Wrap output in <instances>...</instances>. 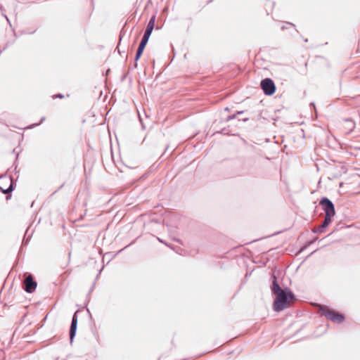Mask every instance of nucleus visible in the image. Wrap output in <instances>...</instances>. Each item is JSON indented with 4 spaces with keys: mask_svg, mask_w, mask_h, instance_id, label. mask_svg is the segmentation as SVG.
<instances>
[{
    "mask_svg": "<svg viewBox=\"0 0 360 360\" xmlns=\"http://www.w3.org/2000/svg\"><path fill=\"white\" fill-rule=\"evenodd\" d=\"M269 288L274 297L272 309L276 312H280L290 307V302L296 300V295L292 290L285 286L283 280L280 279L272 271L269 278Z\"/></svg>",
    "mask_w": 360,
    "mask_h": 360,
    "instance_id": "f257e3e1",
    "label": "nucleus"
},
{
    "mask_svg": "<svg viewBox=\"0 0 360 360\" xmlns=\"http://www.w3.org/2000/svg\"><path fill=\"white\" fill-rule=\"evenodd\" d=\"M320 311L321 315L324 316L327 319L333 321V323H342L345 320V317L343 314H341L336 310L330 309L326 305H321Z\"/></svg>",
    "mask_w": 360,
    "mask_h": 360,
    "instance_id": "f03ea898",
    "label": "nucleus"
},
{
    "mask_svg": "<svg viewBox=\"0 0 360 360\" xmlns=\"http://www.w3.org/2000/svg\"><path fill=\"white\" fill-rule=\"evenodd\" d=\"M319 205L327 217H334L335 209L333 202L328 197H322L319 200Z\"/></svg>",
    "mask_w": 360,
    "mask_h": 360,
    "instance_id": "7ed1b4c3",
    "label": "nucleus"
},
{
    "mask_svg": "<svg viewBox=\"0 0 360 360\" xmlns=\"http://www.w3.org/2000/svg\"><path fill=\"white\" fill-rule=\"evenodd\" d=\"M260 87L266 96H272L276 90L274 80L269 77H266L261 80Z\"/></svg>",
    "mask_w": 360,
    "mask_h": 360,
    "instance_id": "20e7f679",
    "label": "nucleus"
},
{
    "mask_svg": "<svg viewBox=\"0 0 360 360\" xmlns=\"http://www.w3.org/2000/svg\"><path fill=\"white\" fill-rule=\"evenodd\" d=\"M37 283L32 274H28L23 282V290L27 293H32L35 291Z\"/></svg>",
    "mask_w": 360,
    "mask_h": 360,
    "instance_id": "39448f33",
    "label": "nucleus"
},
{
    "mask_svg": "<svg viewBox=\"0 0 360 360\" xmlns=\"http://www.w3.org/2000/svg\"><path fill=\"white\" fill-rule=\"evenodd\" d=\"M333 219V217L326 216L325 219L323 221V223L320 226L315 227L312 230V232L316 234L324 233L326 231V229L328 228V226L332 222Z\"/></svg>",
    "mask_w": 360,
    "mask_h": 360,
    "instance_id": "423d86ee",
    "label": "nucleus"
},
{
    "mask_svg": "<svg viewBox=\"0 0 360 360\" xmlns=\"http://www.w3.org/2000/svg\"><path fill=\"white\" fill-rule=\"evenodd\" d=\"M148 40H149V39L142 37V39L139 44L138 49H137L136 54H135V57H134L135 62H138L139 60L141 58V57L144 51V49L148 42Z\"/></svg>",
    "mask_w": 360,
    "mask_h": 360,
    "instance_id": "0eeeda50",
    "label": "nucleus"
},
{
    "mask_svg": "<svg viewBox=\"0 0 360 360\" xmlns=\"http://www.w3.org/2000/svg\"><path fill=\"white\" fill-rule=\"evenodd\" d=\"M155 20H156V15H153L146 25V27L144 31V34H143V37H146L148 39L150 38V37L153 32V30H154V27H155Z\"/></svg>",
    "mask_w": 360,
    "mask_h": 360,
    "instance_id": "6e6552de",
    "label": "nucleus"
},
{
    "mask_svg": "<svg viewBox=\"0 0 360 360\" xmlns=\"http://www.w3.org/2000/svg\"><path fill=\"white\" fill-rule=\"evenodd\" d=\"M67 277V271L59 273L57 279L54 281V284L56 285H65Z\"/></svg>",
    "mask_w": 360,
    "mask_h": 360,
    "instance_id": "1a4fd4ad",
    "label": "nucleus"
},
{
    "mask_svg": "<svg viewBox=\"0 0 360 360\" xmlns=\"http://www.w3.org/2000/svg\"><path fill=\"white\" fill-rule=\"evenodd\" d=\"M79 312V310H77L72 317V320H71V324H70V328H77V313Z\"/></svg>",
    "mask_w": 360,
    "mask_h": 360,
    "instance_id": "9d476101",
    "label": "nucleus"
},
{
    "mask_svg": "<svg viewBox=\"0 0 360 360\" xmlns=\"http://www.w3.org/2000/svg\"><path fill=\"white\" fill-rule=\"evenodd\" d=\"M345 121L347 124L348 128H349V132H351L355 128V122L352 118H347Z\"/></svg>",
    "mask_w": 360,
    "mask_h": 360,
    "instance_id": "9b49d317",
    "label": "nucleus"
},
{
    "mask_svg": "<svg viewBox=\"0 0 360 360\" xmlns=\"http://www.w3.org/2000/svg\"><path fill=\"white\" fill-rule=\"evenodd\" d=\"M77 328H69V338L70 340V343L72 342L73 339L76 335Z\"/></svg>",
    "mask_w": 360,
    "mask_h": 360,
    "instance_id": "f8f14e48",
    "label": "nucleus"
},
{
    "mask_svg": "<svg viewBox=\"0 0 360 360\" xmlns=\"http://www.w3.org/2000/svg\"><path fill=\"white\" fill-rule=\"evenodd\" d=\"M124 34H125V31H124L123 29H122V30H121V31H120V35H119V42H118V44H117V47H116V49L117 50V51H118V53H119L120 54H121V53H122V52H121V51L119 49V48H118V47H119V46H120V43H121L122 39L123 36L124 35Z\"/></svg>",
    "mask_w": 360,
    "mask_h": 360,
    "instance_id": "ddd939ff",
    "label": "nucleus"
},
{
    "mask_svg": "<svg viewBox=\"0 0 360 360\" xmlns=\"http://www.w3.org/2000/svg\"><path fill=\"white\" fill-rule=\"evenodd\" d=\"M214 134H220L223 135H229L230 134V131L228 127H224L221 129L217 131Z\"/></svg>",
    "mask_w": 360,
    "mask_h": 360,
    "instance_id": "4468645a",
    "label": "nucleus"
},
{
    "mask_svg": "<svg viewBox=\"0 0 360 360\" xmlns=\"http://www.w3.org/2000/svg\"><path fill=\"white\" fill-rule=\"evenodd\" d=\"M346 172H347L346 167L344 166H342L340 167V170L339 173L337 174H335L333 175V178H338V176H340L341 175L342 173H346Z\"/></svg>",
    "mask_w": 360,
    "mask_h": 360,
    "instance_id": "2eb2a0df",
    "label": "nucleus"
},
{
    "mask_svg": "<svg viewBox=\"0 0 360 360\" xmlns=\"http://www.w3.org/2000/svg\"><path fill=\"white\" fill-rule=\"evenodd\" d=\"M46 120V117H42L40 120V122L39 123H35V124H31L30 126L28 127V128L30 129H32L37 126H39L41 123H42L44 120Z\"/></svg>",
    "mask_w": 360,
    "mask_h": 360,
    "instance_id": "dca6fc26",
    "label": "nucleus"
},
{
    "mask_svg": "<svg viewBox=\"0 0 360 360\" xmlns=\"http://www.w3.org/2000/svg\"><path fill=\"white\" fill-rule=\"evenodd\" d=\"M236 118V115L234 113L233 115H230L227 116L225 118L224 122H229V121H231L232 120H234Z\"/></svg>",
    "mask_w": 360,
    "mask_h": 360,
    "instance_id": "f3484780",
    "label": "nucleus"
},
{
    "mask_svg": "<svg viewBox=\"0 0 360 360\" xmlns=\"http://www.w3.org/2000/svg\"><path fill=\"white\" fill-rule=\"evenodd\" d=\"M18 155H19V153H17V154H16V157H15V160L14 164H13V165L15 166L14 172H15V173H17V172H17L18 164H17L16 162H17V160H18Z\"/></svg>",
    "mask_w": 360,
    "mask_h": 360,
    "instance_id": "a211bd4d",
    "label": "nucleus"
},
{
    "mask_svg": "<svg viewBox=\"0 0 360 360\" xmlns=\"http://www.w3.org/2000/svg\"><path fill=\"white\" fill-rule=\"evenodd\" d=\"M64 97H65V96H64V95H63V94H60V93H59V94H55V95H53V96H52V98H53V99H55V98H64Z\"/></svg>",
    "mask_w": 360,
    "mask_h": 360,
    "instance_id": "6ab92c4d",
    "label": "nucleus"
},
{
    "mask_svg": "<svg viewBox=\"0 0 360 360\" xmlns=\"http://www.w3.org/2000/svg\"><path fill=\"white\" fill-rule=\"evenodd\" d=\"M13 43H14V41H11V42L8 41V42L6 44V45L3 47V49H1V50L2 51H5V50L8 47V46H9L10 44H13Z\"/></svg>",
    "mask_w": 360,
    "mask_h": 360,
    "instance_id": "aec40b11",
    "label": "nucleus"
},
{
    "mask_svg": "<svg viewBox=\"0 0 360 360\" xmlns=\"http://www.w3.org/2000/svg\"><path fill=\"white\" fill-rule=\"evenodd\" d=\"M129 71H130V70H129V71H128L127 73L124 74V75L122 76V77H121V81H122V82H124V81L126 79L127 77L128 76V75H129Z\"/></svg>",
    "mask_w": 360,
    "mask_h": 360,
    "instance_id": "412c9836",
    "label": "nucleus"
},
{
    "mask_svg": "<svg viewBox=\"0 0 360 360\" xmlns=\"http://www.w3.org/2000/svg\"><path fill=\"white\" fill-rule=\"evenodd\" d=\"M138 63V62H135V61H134V65H133L132 67H129V70H134V69L137 68V67H138V63Z\"/></svg>",
    "mask_w": 360,
    "mask_h": 360,
    "instance_id": "4be33fe9",
    "label": "nucleus"
},
{
    "mask_svg": "<svg viewBox=\"0 0 360 360\" xmlns=\"http://www.w3.org/2000/svg\"><path fill=\"white\" fill-rule=\"evenodd\" d=\"M1 14L6 18V20H7L9 25L11 27V21H10L9 18H8V16L6 14H4V13H2Z\"/></svg>",
    "mask_w": 360,
    "mask_h": 360,
    "instance_id": "5701e85b",
    "label": "nucleus"
},
{
    "mask_svg": "<svg viewBox=\"0 0 360 360\" xmlns=\"http://www.w3.org/2000/svg\"><path fill=\"white\" fill-rule=\"evenodd\" d=\"M1 14L6 18V20H7L9 25L11 27V21H10L9 18H8V16L6 14H4V13H2Z\"/></svg>",
    "mask_w": 360,
    "mask_h": 360,
    "instance_id": "b1692460",
    "label": "nucleus"
},
{
    "mask_svg": "<svg viewBox=\"0 0 360 360\" xmlns=\"http://www.w3.org/2000/svg\"><path fill=\"white\" fill-rule=\"evenodd\" d=\"M1 14L6 18V20H7L9 25L11 27V21H10L9 18H8V16L6 14H4V13H2Z\"/></svg>",
    "mask_w": 360,
    "mask_h": 360,
    "instance_id": "393cba45",
    "label": "nucleus"
},
{
    "mask_svg": "<svg viewBox=\"0 0 360 360\" xmlns=\"http://www.w3.org/2000/svg\"><path fill=\"white\" fill-rule=\"evenodd\" d=\"M309 106H310L311 109H314L316 110V105L314 102H311L309 104Z\"/></svg>",
    "mask_w": 360,
    "mask_h": 360,
    "instance_id": "a878e982",
    "label": "nucleus"
},
{
    "mask_svg": "<svg viewBox=\"0 0 360 360\" xmlns=\"http://www.w3.org/2000/svg\"><path fill=\"white\" fill-rule=\"evenodd\" d=\"M245 111H244V110H240V111H236V112H235V114L236 115V117H237L238 115H242V114H243V113H245Z\"/></svg>",
    "mask_w": 360,
    "mask_h": 360,
    "instance_id": "bb28decb",
    "label": "nucleus"
},
{
    "mask_svg": "<svg viewBox=\"0 0 360 360\" xmlns=\"http://www.w3.org/2000/svg\"><path fill=\"white\" fill-rule=\"evenodd\" d=\"M309 245H308V243L304 245L300 248V252L304 251L305 249H307Z\"/></svg>",
    "mask_w": 360,
    "mask_h": 360,
    "instance_id": "cd10ccee",
    "label": "nucleus"
},
{
    "mask_svg": "<svg viewBox=\"0 0 360 360\" xmlns=\"http://www.w3.org/2000/svg\"><path fill=\"white\" fill-rule=\"evenodd\" d=\"M72 213L70 214L69 212V221H72L75 222L76 221V219H73L72 217Z\"/></svg>",
    "mask_w": 360,
    "mask_h": 360,
    "instance_id": "c85d7f7f",
    "label": "nucleus"
},
{
    "mask_svg": "<svg viewBox=\"0 0 360 360\" xmlns=\"http://www.w3.org/2000/svg\"><path fill=\"white\" fill-rule=\"evenodd\" d=\"M103 269V267H102V268L100 269V271H98V273L97 274V275H96V280H97V279L98 278V277H99V276H100V274H101V271H102Z\"/></svg>",
    "mask_w": 360,
    "mask_h": 360,
    "instance_id": "c756f323",
    "label": "nucleus"
},
{
    "mask_svg": "<svg viewBox=\"0 0 360 360\" xmlns=\"http://www.w3.org/2000/svg\"><path fill=\"white\" fill-rule=\"evenodd\" d=\"M316 238H314V239H313V240H311L309 241V242H308V245H312V244L316 241Z\"/></svg>",
    "mask_w": 360,
    "mask_h": 360,
    "instance_id": "7c9ffc66",
    "label": "nucleus"
},
{
    "mask_svg": "<svg viewBox=\"0 0 360 360\" xmlns=\"http://www.w3.org/2000/svg\"><path fill=\"white\" fill-rule=\"evenodd\" d=\"M95 282L94 283L93 285L91 287L90 290H89V294H90L93 290H94V286H95Z\"/></svg>",
    "mask_w": 360,
    "mask_h": 360,
    "instance_id": "2f4dec72",
    "label": "nucleus"
},
{
    "mask_svg": "<svg viewBox=\"0 0 360 360\" xmlns=\"http://www.w3.org/2000/svg\"><path fill=\"white\" fill-rule=\"evenodd\" d=\"M239 121H240V119L238 120ZM249 120V118L248 117H245V118H243L241 119V121L243 122H247Z\"/></svg>",
    "mask_w": 360,
    "mask_h": 360,
    "instance_id": "473e14b6",
    "label": "nucleus"
},
{
    "mask_svg": "<svg viewBox=\"0 0 360 360\" xmlns=\"http://www.w3.org/2000/svg\"><path fill=\"white\" fill-rule=\"evenodd\" d=\"M286 24H287V25H290V26H292V27H295V24H293V23H292V22H286Z\"/></svg>",
    "mask_w": 360,
    "mask_h": 360,
    "instance_id": "72a5a7b5",
    "label": "nucleus"
},
{
    "mask_svg": "<svg viewBox=\"0 0 360 360\" xmlns=\"http://www.w3.org/2000/svg\"><path fill=\"white\" fill-rule=\"evenodd\" d=\"M8 181V179H7L6 178H4V177L3 176V177H2V179H1V184H3V183H4V181Z\"/></svg>",
    "mask_w": 360,
    "mask_h": 360,
    "instance_id": "f704fd0d",
    "label": "nucleus"
},
{
    "mask_svg": "<svg viewBox=\"0 0 360 360\" xmlns=\"http://www.w3.org/2000/svg\"><path fill=\"white\" fill-rule=\"evenodd\" d=\"M318 250V249L314 250L312 252H311L308 256L307 257H310L311 255H312L315 252H316Z\"/></svg>",
    "mask_w": 360,
    "mask_h": 360,
    "instance_id": "c9c22d12",
    "label": "nucleus"
},
{
    "mask_svg": "<svg viewBox=\"0 0 360 360\" xmlns=\"http://www.w3.org/2000/svg\"><path fill=\"white\" fill-rule=\"evenodd\" d=\"M0 11H1V13H3V11H4V6L1 4H0Z\"/></svg>",
    "mask_w": 360,
    "mask_h": 360,
    "instance_id": "e433bc0d",
    "label": "nucleus"
},
{
    "mask_svg": "<svg viewBox=\"0 0 360 360\" xmlns=\"http://www.w3.org/2000/svg\"><path fill=\"white\" fill-rule=\"evenodd\" d=\"M110 68H108V69L106 70L105 74H106V75H108V74L110 73Z\"/></svg>",
    "mask_w": 360,
    "mask_h": 360,
    "instance_id": "4c0bfd02",
    "label": "nucleus"
},
{
    "mask_svg": "<svg viewBox=\"0 0 360 360\" xmlns=\"http://www.w3.org/2000/svg\"><path fill=\"white\" fill-rule=\"evenodd\" d=\"M56 360H66V359H64V358H60V357H58V358H56Z\"/></svg>",
    "mask_w": 360,
    "mask_h": 360,
    "instance_id": "58836bf2",
    "label": "nucleus"
},
{
    "mask_svg": "<svg viewBox=\"0 0 360 360\" xmlns=\"http://www.w3.org/2000/svg\"><path fill=\"white\" fill-rule=\"evenodd\" d=\"M134 242H135V240L131 241V243L130 244H129L127 246H126V247H125V248H127V247H129V245H131L134 244Z\"/></svg>",
    "mask_w": 360,
    "mask_h": 360,
    "instance_id": "ea45409f",
    "label": "nucleus"
},
{
    "mask_svg": "<svg viewBox=\"0 0 360 360\" xmlns=\"http://www.w3.org/2000/svg\"><path fill=\"white\" fill-rule=\"evenodd\" d=\"M224 110H225V111H229L230 110H229V107H226V108H225Z\"/></svg>",
    "mask_w": 360,
    "mask_h": 360,
    "instance_id": "a19ab883",
    "label": "nucleus"
},
{
    "mask_svg": "<svg viewBox=\"0 0 360 360\" xmlns=\"http://www.w3.org/2000/svg\"><path fill=\"white\" fill-rule=\"evenodd\" d=\"M26 316H27V314H25L22 316V319L23 320Z\"/></svg>",
    "mask_w": 360,
    "mask_h": 360,
    "instance_id": "79ce46f5",
    "label": "nucleus"
},
{
    "mask_svg": "<svg viewBox=\"0 0 360 360\" xmlns=\"http://www.w3.org/2000/svg\"><path fill=\"white\" fill-rule=\"evenodd\" d=\"M286 28H287V27H286L285 25H283V26H282V27H281V29H282V30H284V29H286Z\"/></svg>",
    "mask_w": 360,
    "mask_h": 360,
    "instance_id": "37998d69",
    "label": "nucleus"
},
{
    "mask_svg": "<svg viewBox=\"0 0 360 360\" xmlns=\"http://www.w3.org/2000/svg\"><path fill=\"white\" fill-rule=\"evenodd\" d=\"M81 162V158H80V156L79 157V159H78V162L80 163Z\"/></svg>",
    "mask_w": 360,
    "mask_h": 360,
    "instance_id": "c03bdc74",
    "label": "nucleus"
},
{
    "mask_svg": "<svg viewBox=\"0 0 360 360\" xmlns=\"http://www.w3.org/2000/svg\"><path fill=\"white\" fill-rule=\"evenodd\" d=\"M27 243H28L27 241L26 243L22 242V245H27Z\"/></svg>",
    "mask_w": 360,
    "mask_h": 360,
    "instance_id": "a18cd8bd",
    "label": "nucleus"
},
{
    "mask_svg": "<svg viewBox=\"0 0 360 360\" xmlns=\"http://www.w3.org/2000/svg\"><path fill=\"white\" fill-rule=\"evenodd\" d=\"M11 195H8V196H6V198H7V199H9V198H11Z\"/></svg>",
    "mask_w": 360,
    "mask_h": 360,
    "instance_id": "49530a36",
    "label": "nucleus"
},
{
    "mask_svg": "<svg viewBox=\"0 0 360 360\" xmlns=\"http://www.w3.org/2000/svg\"><path fill=\"white\" fill-rule=\"evenodd\" d=\"M13 153H16V154L18 153H16V151H15V149H13Z\"/></svg>",
    "mask_w": 360,
    "mask_h": 360,
    "instance_id": "de8ad7c7",
    "label": "nucleus"
},
{
    "mask_svg": "<svg viewBox=\"0 0 360 360\" xmlns=\"http://www.w3.org/2000/svg\"><path fill=\"white\" fill-rule=\"evenodd\" d=\"M47 318V316H46L44 318V321H45Z\"/></svg>",
    "mask_w": 360,
    "mask_h": 360,
    "instance_id": "09e8293b",
    "label": "nucleus"
},
{
    "mask_svg": "<svg viewBox=\"0 0 360 360\" xmlns=\"http://www.w3.org/2000/svg\"><path fill=\"white\" fill-rule=\"evenodd\" d=\"M212 1H213V0H210V1H208V4H210V3H211V2H212Z\"/></svg>",
    "mask_w": 360,
    "mask_h": 360,
    "instance_id": "8fccbe9b",
    "label": "nucleus"
},
{
    "mask_svg": "<svg viewBox=\"0 0 360 360\" xmlns=\"http://www.w3.org/2000/svg\"><path fill=\"white\" fill-rule=\"evenodd\" d=\"M304 41H305V42H307V41H308V39H304Z\"/></svg>",
    "mask_w": 360,
    "mask_h": 360,
    "instance_id": "3c124183",
    "label": "nucleus"
}]
</instances>
